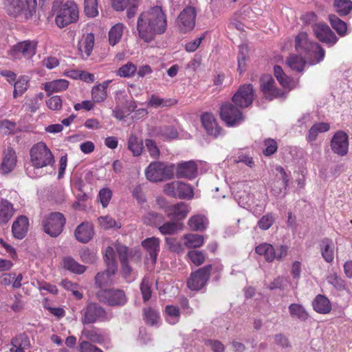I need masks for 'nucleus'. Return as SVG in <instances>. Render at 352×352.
<instances>
[{
  "label": "nucleus",
  "mask_w": 352,
  "mask_h": 352,
  "mask_svg": "<svg viewBox=\"0 0 352 352\" xmlns=\"http://www.w3.org/2000/svg\"><path fill=\"white\" fill-rule=\"evenodd\" d=\"M81 336L88 340L91 343L102 344L105 340L104 334L99 329L94 327L84 328L82 330Z\"/></svg>",
  "instance_id": "27"
},
{
  "label": "nucleus",
  "mask_w": 352,
  "mask_h": 352,
  "mask_svg": "<svg viewBox=\"0 0 352 352\" xmlns=\"http://www.w3.org/2000/svg\"><path fill=\"white\" fill-rule=\"evenodd\" d=\"M16 156L14 150L10 147L8 148L5 151L0 170L3 174L11 172L16 165Z\"/></svg>",
  "instance_id": "25"
},
{
  "label": "nucleus",
  "mask_w": 352,
  "mask_h": 352,
  "mask_svg": "<svg viewBox=\"0 0 352 352\" xmlns=\"http://www.w3.org/2000/svg\"><path fill=\"white\" fill-rule=\"evenodd\" d=\"M136 69V66L133 63H128L122 65L117 71L116 74L121 77L129 78L135 74Z\"/></svg>",
  "instance_id": "54"
},
{
  "label": "nucleus",
  "mask_w": 352,
  "mask_h": 352,
  "mask_svg": "<svg viewBox=\"0 0 352 352\" xmlns=\"http://www.w3.org/2000/svg\"><path fill=\"white\" fill-rule=\"evenodd\" d=\"M295 47L298 51L306 53L310 65L321 62L324 57V50L317 43L309 41L307 33L300 32L296 37Z\"/></svg>",
  "instance_id": "3"
},
{
  "label": "nucleus",
  "mask_w": 352,
  "mask_h": 352,
  "mask_svg": "<svg viewBox=\"0 0 352 352\" xmlns=\"http://www.w3.org/2000/svg\"><path fill=\"white\" fill-rule=\"evenodd\" d=\"M188 256L190 261L197 266L201 265L205 261L204 254L198 250H190L188 253Z\"/></svg>",
  "instance_id": "61"
},
{
  "label": "nucleus",
  "mask_w": 352,
  "mask_h": 352,
  "mask_svg": "<svg viewBox=\"0 0 352 352\" xmlns=\"http://www.w3.org/2000/svg\"><path fill=\"white\" fill-rule=\"evenodd\" d=\"M29 221L28 219L23 215L16 218L12 226V232L15 239H23L28 232Z\"/></svg>",
  "instance_id": "23"
},
{
  "label": "nucleus",
  "mask_w": 352,
  "mask_h": 352,
  "mask_svg": "<svg viewBox=\"0 0 352 352\" xmlns=\"http://www.w3.org/2000/svg\"><path fill=\"white\" fill-rule=\"evenodd\" d=\"M333 6L336 12L340 16H346L352 10V1L351 0H334Z\"/></svg>",
  "instance_id": "39"
},
{
  "label": "nucleus",
  "mask_w": 352,
  "mask_h": 352,
  "mask_svg": "<svg viewBox=\"0 0 352 352\" xmlns=\"http://www.w3.org/2000/svg\"><path fill=\"white\" fill-rule=\"evenodd\" d=\"M123 33V25L118 23L113 26L109 32V41L111 45H115L120 40Z\"/></svg>",
  "instance_id": "45"
},
{
  "label": "nucleus",
  "mask_w": 352,
  "mask_h": 352,
  "mask_svg": "<svg viewBox=\"0 0 352 352\" xmlns=\"http://www.w3.org/2000/svg\"><path fill=\"white\" fill-rule=\"evenodd\" d=\"M166 313L167 314L166 320L170 324H174L178 322L180 312L177 307L173 305H167L166 307Z\"/></svg>",
  "instance_id": "52"
},
{
  "label": "nucleus",
  "mask_w": 352,
  "mask_h": 352,
  "mask_svg": "<svg viewBox=\"0 0 352 352\" xmlns=\"http://www.w3.org/2000/svg\"><path fill=\"white\" fill-rule=\"evenodd\" d=\"M159 231L164 235H173L182 229V224L176 221L162 223L158 228Z\"/></svg>",
  "instance_id": "36"
},
{
  "label": "nucleus",
  "mask_w": 352,
  "mask_h": 352,
  "mask_svg": "<svg viewBox=\"0 0 352 352\" xmlns=\"http://www.w3.org/2000/svg\"><path fill=\"white\" fill-rule=\"evenodd\" d=\"M128 148L134 156H138L143 151V142L136 136L131 135L128 140Z\"/></svg>",
  "instance_id": "44"
},
{
  "label": "nucleus",
  "mask_w": 352,
  "mask_h": 352,
  "mask_svg": "<svg viewBox=\"0 0 352 352\" xmlns=\"http://www.w3.org/2000/svg\"><path fill=\"white\" fill-rule=\"evenodd\" d=\"M208 220L204 215L197 214L191 217L188 222L190 230L202 231L206 228Z\"/></svg>",
  "instance_id": "35"
},
{
  "label": "nucleus",
  "mask_w": 352,
  "mask_h": 352,
  "mask_svg": "<svg viewBox=\"0 0 352 352\" xmlns=\"http://www.w3.org/2000/svg\"><path fill=\"white\" fill-rule=\"evenodd\" d=\"M94 45V35L92 33L87 34L84 41L79 43L78 51L82 58H87L91 55Z\"/></svg>",
  "instance_id": "31"
},
{
  "label": "nucleus",
  "mask_w": 352,
  "mask_h": 352,
  "mask_svg": "<svg viewBox=\"0 0 352 352\" xmlns=\"http://www.w3.org/2000/svg\"><path fill=\"white\" fill-rule=\"evenodd\" d=\"M100 225L105 230L116 228L119 229L121 224L117 222L113 218L109 216L100 217L98 218Z\"/></svg>",
  "instance_id": "53"
},
{
  "label": "nucleus",
  "mask_w": 352,
  "mask_h": 352,
  "mask_svg": "<svg viewBox=\"0 0 352 352\" xmlns=\"http://www.w3.org/2000/svg\"><path fill=\"white\" fill-rule=\"evenodd\" d=\"M165 242L171 252L180 253L184 250L182 243L175 238L166 237Z\"/></svg>",
  "instance_id": "59"
},
{
  "label": "nucleus",
  "mask_w": 352,
  "mask_h": 352,
  "mask_svg": "<svg viewBox=\"0 0 352 352\" xmlns=\"http://www.w3.org/2000/svg\"><path fill=\"white\" fill-rule=\"evenodd\" d=\"M254 98L253 87L250 84L241 85L234 94L232 100L239 108H247L252 105Z\"/></svg>",
  "instance_id": "14"
},
{
  "label": "nucleus",
  "mask_w": 352,
  "mask_h": 352,
  "mask_svg": "<svg viewBox=\"0 0 352 352\" xmlns=\"http://www.w3.org/2000/svg\"><path fill=\"white\" fill-rule=\"evenodd\" d=\"M37 8L36 0H25V6L24 5V14L26 19L31 18L36 12Z\"/></svg>",
  "instance_id": "57"
},
{
  "label": "nucleus",
  "mask_w": 352,
  "mask_h": 352,
  "mask_svg": "<svg viewBox=\"0 0 352 352\" xmlns=\"http://www.w3.org/2000/svg\"><path fill=\"white\" fill-rule=\"evenodd\" d=\"M74 235L79 242L83 243L89 242L94 235L91 225L89 223H82L76 228Z\"/></svg>",
  "instance_id": "26"
},
{
  "label": "nucleus",
  "mask_w": 352,
  "mask_h": 352,
  "mask_svg": "<svg viewBox=\"0 0 352 352\" xmlns=\"http://www.w3.org/2000/svg\"><path fill=\"white\" fill-rule=\"evenodd\" d=\"M63 267L65 269L78 274H82L86 270V267L84 265L79 264L73 258L69 256L65 257L63 259Z\"/></svg>",
  "instance_id": "41"
},
{
  "label": "nucleus",
  "mask_w": 352,
  "mask_h": 352,
  "mask_svg": "<svg viewBox=\"0 0 352 352\" xmlns=\"http://www.w3.org/2000/svg\"><path fill=\"white\" fill-rule=\"evenodd\" d=\"M69 82L65 79H59L47 82L45 90L48 93L60 92L67 89Z\"/></svg>",
  "instance_id": "38"
},
{
  "label": "nucleus",
  "mask_w": 352,
  "mask_h": 352,
  "mask_svg": "<svg viewBox=\"0 0 352 352\" xmlns=\"http://www.w3.org/2000/svg\"><path fill=\"white\" fill-rule=\"evenodd\" d=\"M261 89L265 97L270 100L284 96V93L274 87V80L270 75H263L261 78Z\"/></svg>",
  "instance_id": "18"
},
{
  "label": "nucleus",
  "mask_w": 352,
  "mask_h": 352,
  "mask_svg": "<svg viewBox=\"0 0 352 352\" xmlns=\"http://www.w3.org/2000/svg\"><path fill=\"white\" fill-rule=\"evenodd\" d=\"M167 28V19L161 6H155L140 14L137 30L139 37L146 43L152 41L156 35L162 34Z\"/></svg>",
  "instance_id": "1"
},
{
  "label": "nucleus",
  "mask_w": 352,
  "mask_h": 352,
  "mask_svg": "<svg viewBox=\"0 0 352 352\" xmlns=\"http://www.w3.org/2000/svg\"><path fill=\"white\" fill-rule=\"evenodd\" d=\"M118 267L113 265L107 266V269L101 272H98L95 276L96 285L102 289V287L112 284V277L116 274Z\"/></svg>",
  "instance_id": "21"
},
{
  "label": "nucleus",
  "mask_w": 352,
  "mask_h": 352,
  "mask_svg": "<svg viewBox=\"0 0 352 352\" xmlns=\"http://www.w3.org/2000/svg\"><path fill=\"white\" fill-rule=\"evenodd\" d=\"M79 351L80 352H103L102 349L87 340L79 342Z\"/></svg>",
  "instance_id": "64"
},
{
  "label": "nucleus",
  "mask_w": 352,
  "mask_h": 352,
  "mask_svg": "<svg viewBox=\"0 0 352 352\" xmlns=\"http://www.w3.org/2000/svg\"><path fill=\"white\" fill-rule=\"evenodd\" d=\"M13 204L7 199L0 200V224L7 223L14 214Z\"/></svg>",
  "instance_id": "28"
},
{
  "label": "nucleus",
  "mask_w": 352,
  "mask_h": 352,
  "mask_svg": "<svg viewBox=\"0 0 352 352\" xmlns=\"http://www.w3.org/2000/svg\"><path fill=\"white\" fill-rule=\"evenodd\" d=\"M170 103V100H165L163 98H160L155 95H151L149 100L148 101V106L155 108H159L161 107L169 106Z\"/></svg>",
  "instance_id": "60"
},
{
  "label": "nucleus",
  "mask_w": 352,
  "mask_h": 352,
  "mask_svg": "<svg viewBox=\"0 0 352 352\" xmlns=\"http://www.w3.org/2000/svg\"><path fill=\"white\" fill-rule=\"evenodd\" d=\"M220 116L222 120L230 126L238 125L244 120L242 112L231 103H226L221 106Z\"/></svg>",
  "instance_id": "15"
},
{
  "label": "nucleus",
  "mask_w": 352,
  "mask_h": 352,
  "mask_svg": "<svg viewBox=\"0 0 352 352\" xmlns=\"http://www.w3.org/2000/svg\"><path fill=\"white\" fill-rule=\"evenodd\" d=\"M97 299L102 303L119 307L126 304L127 298L124 290L120 289H102L96 293Z\"/></svg>",
  "instance_id": "8"
},
{
  "label": "nucleus",
  "mask_w": 352,
  "mask_h": 352,
  "mask_svg": "<svg viewBox=\"0 0 352 352\" xmlns=\"http://www.w3.org/2000/svg\"><path fill=\"white\" fill-rule=\"evenodd\" d=\"M144 319L146 323L154 326L156 325L160 319L159 312L153 309L151 307L144 308Z\"/></svg>",
  "instance_id": "48"
},
{
  "label": "nucleus",
  "mask_w": 352,
  "mask_h": 352,
  "mask_svg": "<svg viewBox=\"0 0 352 352\" xmlns=\"http://www.w3.org/2000/svg\"><path fill=\"white\" fill-rule=\"evenodd\" d=\"M288 282V277L278 276L267 285V288L270 290L276 289H283L286 283Z\"/></svg>",
  "instance_id": "62"
},
{
  "label": "nucleus",
  "mask_w": 352,
  "mask_h": 352,
  "mask_svg": "<svg viewBox=\"0 0 352 352\" xmlns=\"http://www.w3.org/2000/svg\"><path fill=\"white\" fill-rule=\"evenodd\" d=\"M36 47L37 42L34 41H21L12 47L9 55L14 59H30L36 54Z\"/></svg>",
  "instance_id": "13"
},
{
  "label": "nucleus",
  "mask_w": 352,
  "mask_h": 352,
  "mask_svg": "<svg viewBox=\"0 0 352 352\" xmlns=\"http://www.w3.org/2000/svg\"><path fill=\"white\" fill-rule=\"evenodd\" d=\"M184 245L188 248H197L204 243V237L197 234H188L184 236Z\"/></svg>",
  "instance_id": "43"
},
{
  "label": "nucleus",
  "mask_w": 352,
  "mask_h": 352,
  "mask_svg": "<svg viewBox=\"0 0 352 352\" xmlns=\"http://www.w3.org/2000/svg\"><path fill=\"white\" fill-rule=\"evenodd\" d=\"M142 245L148 254L152 264H155L160 252V239L156 237L147 238L142 242Z\"/></svg>",
  "instance_id": "24"
},
{
  "label": "nucleus",
  "mask_w": 352,
  "mask_h": 352,
  "mask_svg": "<svg viewBox=\"0 0 352 352\" xmlns=\"http://www.w3.org/2000/svg\"><path fill=\"white\" fill-rule=\"evenodd\" d=\"M313 307L316 311L320 314H327L331 309V306L327 298L322 295H318L313 302Z\"/></svg>",
  "instance_id": "34"
},
{
  "label": "nucleus",
  "mask_w": 352,
  "mask_h": 352,
  "mask_svg": "<svg viewBox=\"0 0 352 352\" xmlns=\"http://www.w3.org/2000/svg\"><path fill=\"white\" fill-rule=\"evenodd\" d=\"M140 290L142 295V298L144 302H147L151 297V283L147 277H144L140 284Z\"/></svg>",
  "instance_id": "56"
},
{
  "label": "nucleus",
  "mask_w": 352,
  "mask_h": 352,
  "mask_svg": "<svg viewBox=\"0 0 352 352\" xmlns=\"http://www.w3.org/2000/svg\"><path fill=\"white\" fill-rule=\"evenodd\" d=\"M11 352H25V349L30 347V342L28 336L25 333L19 334L13 338L11 342Z\"/></svg>",
  "instance_id": "29"
},
{
  "label": "nucleus",
  "mask_w": 352,
  "mask_h": 352,
  "mask_svg": "<svg viewBox=\"0 0 352 352\" xmlns=\"http://www.w3.org/2000/svg\"><path fill=\"white\" fill-rule=\"evenodd\" d=\"M116 250L118 254L121 264V273L124 278L129 283L133 278L131 277L133 272L132 267L129 263H140L141 261V254L137 250H129L128 248L122 244L117 243Z\"/></svg>",
  "instance_id": "4"
},
{
  "label": "nucleus",
  "mask_w": 352,
  "mask_h": 352,
  "mask_svg": "<svg viewBox=\"0 0 352 352\" xmlns=\"http://www.w3.org/2000/svg\"><path fill=\"white\" fill-rule=\"evenodd\" d=\"M175 165L162 162H151L145 170V175L152 182H163L171 179L174 175Z\"/></svg>",
  "instance_id": "6"
},
{
  "label": "nucleus",
  "mask_w": 352,
  "mask_h": 352,
  "mask_svg": "<svg viewBox=\"0 0 352 352\" xmlns=\"http://www.w3.org/2000/svg\"><path fill=\"white\" fill-rule=\"evenodd\" d=\"M85 12L89 17H94L98 15L97 0H85Z\"/></svg>",
  "instance_id": "55"
},
{
  "label": "nucleus",
  "mask_w": 352,
  "mask_h": 352,
  "mask_svg": "<svg viewBox=\"0 0 352 352\" xmlns=\"http://www.w3.org/2000/svg\"><path fill=\"white\" fill-rule=\"evenodd\" d=\"M287 64L292 69L300 72L304 69L305 62L301 56L291 55L287 60Z\"/></svg>",
  "instance_id": "47"
},
{
  "label": "nucleus",
  "mask_w": 352,
  "mask_h": 352,
  "mask_svg": "<svg viewBox=\"0 0 352 352\" xmlns=\"http://www.w3.org/2000/svg\"><path fill=\"white\" fill-rule=\"evenodd\" d=\"M201 123L208 135L214 138L221 135V128L218 125L214 116L210 113H205L201 118Z\"/></svg>",
  "instance_id": "19"
},
{
  "label": "nucleus",
  "mask_w": 352,
  "mask_h": 352,
  "mask_svg": "<svg viewBox=\"0 0 352 352\" xmlns=\"http://www.w3.org/2000/svg\"><path fill=\"white\" fill-rule=\"evenodd\" d=\"M197 10L192 6L186 7L178 15L176 24L182 33L192 31L195 26Z\"/></svg>",
  "instance_id": "11"
},
{
  "label": "nucleus",
  "mask_w": 352,
  "mask_h": 352,
  "mask_svg": "<svg viewBox=\"0 0 352 352\" xmlns=\"http://www.w3.org/2000/svg\"><path fill=\"white\" fill-rule=\"evenodd\" d=\"M158 133L166 138L173 139L177 136V130L170 126H164L159 128Z\"/></svg>",
  "instance_id": "63"
},
{
  "label": "nucleus",
  "mask_w": 352,
  "mask_h": 352,
  "mask_svg": "<svg viewBox=\"0 0 352 352\" xmlns=\"http://www.w3.org/2000/svg\"><path fill=\"white\" fill-rule=\"evenodd\" d=\"M330 146L335 154L341 157L346 155L349 151L348 135L342 131H337L331 139Z\"/></svg>",
  "instance_id": "16"
},
{
  "label": "nucleus",
  "mask_w": 352,
  "mask_h": 352,
  "mask_svg": "<svg viewBox=\"0 0 352 352\" xmlns=\"http://www.w3.org/2000/svg\"><path fill=\"white\" fill-rule=\"evenodd\" d=\"M327 280L329 284L333 285L338 291H343L346 289L344 280L336 273L329 274L327 277Z\"/></svg>",
  "instance_id": "51"
},
{
  "label": "nucleus",
  "mask_w": 352,
  "mask_h": 352,
  "mask_svg": "<svg viewBox=\"0 0 352 352\" xmlns=\"http://www.w3.org/2000/svg\"><path fill=\"white\" fill-rule=\"evenodd\" d=\"M320 250L322 258L327 263H331L334 258V245L331 240L325 238L320 243Z\"/></svg>",
  "instance_id": "32"
},
{
  "label": "nucleus",
  "mask_w": 352,
  "mask_h": 352,
  "mask_svg": "<svg viewBox=\"0 0 352 352\" xmlns=\"http://www.w3.org/2000/svg\"><path fill=\"white\" fill-rule=\"evenodd\" d=\"M30 161L36 168H41L47 166H52L54 163V157L46 144L40 142L30 149Z\"/></svg>",
  "instance_id": "5"
},
{
  "label": "nucleus",
  "mask_w": 352,
  "mask_h": 352,
  "mask_svg": "<svg viewBox=\"0 0 352 352\" xmlns=\"http://www.w3.org/2000/svg\"><path fill=\"white\" fill-rule=\"evenodd\" d=\"M189 212L190 208L188 204L184 202H179L168 206L165 209L167 217L175 220L185 219Z\"/></svg>",
  "instance_id": "20"
},
{
  "label": "nucleus",
  "mask_w": 352,
  "mask_h": 352,
  "mask_svg": "<svg viewBox=\"0 0 352 352\" xmlns=\"http://www.w3.org/2000/svg\"><path fill=\"white\" fill-rule=\"evenodd\" d=\"M256 254L263 256L265 261L268 263L272 262L275 259V249L267 243H263L255 248Z\"/></svg>",
  "instance_id": "33"
},
{
  "label": "nucleus",
  "mask_w": 352,
  "mask_h": 352,
  "mask_svg": "<svg viewBox=\"0 0 352 352\" xmlns=\"http://www.w3.org/2000/svg\"><path fill=\"white\" fill-rule=\"evenodd\" d=\"M81 322L83 324L94 323L97 321L108 320L104 308L95 302L88 303L81 311Z\"/></svg>",
  "instance_id": "9"
},
{
  "label": "nucleus",
  "mask_w": 352,
  "mask_h": 352,
  "mask_svg": "<svg viewBox=\"0 0 352 352\" xmlns=\"http://www.w3.org/2000/svg\"><path fill=\"white\" fill-rule=\"evenodd\" d=\"M3 5L7 13L13 17L21 15L24 10L22 0H3Z\"/></svg>",
  "instance_id": "30"
},
{
  "label": "nucleus",
  "mask_w": 352,
  "mask_h": 352,
  "mask_svg": "<svg viewBox=\"0 0 352 352\" xmlns=\"http://www.w3.org/2000/svg\"><path fill=\"white\" fill-rule=\"evenodd\" d=\"M275 216L272 212H268L266 214L263 215L257 223L258 227L262 230H267L275 222Z\"/></svg>",
  "instance_id": "49"
},
{
  "label": "nucleus",
  "mask_w": 352,
  "mask_h": 352,
  "mask_svg": "<svg viewBox=\"0 0 352 352\" xmlns=\"http://www.w3.org/2000/svg\"><path fill=\"white\" fill-rule=\"evenodd\" d=\"M212 269V265H206L192 272L187 280L188 287L192 291L201 290L209 280Z\"/></svg>",
  "instance_id": "10"
},
{
  "label": "nucleus",
  "mask_w": 352,
  "mask_h": 352,
  "mask_svg": "<svg viewBox=\"0 0 352 352\" xmlns=\"http://www.w3.org/2000/svg\"><path fill=\"white\" fill-rule=\"evenodd\" d=\"M109 82H104L96 86H94L91 91V96L94 102H100L107 98V88Z\"/></svg>",
  "instance_id": "37"
},
{
  "label": "nucleus",
  "mask_w": 352,
  "mask_h": 352,
  "mask_svg": "<svg viewBox=\"0 0 352 352\" xmlns=\"http://www.w3.org/2000/svg\"><path fill=\"white\" fill-rule=\"evenodd\" d=\"M289 311L292 317H296L301 320H306L309 316L305 308L300 304H291Z\"/></svg>",
  "instance_id": "46"
},
{
  "label": "nucleus",
  "mask_w": 352,
  "mask_h": 352,
  "mask_svg": "<svg viewBox=\"0 0 352 352\" xmlns=\"http://www.w3.org/2000/svg\"><path fill=\"white\" fill-rule=\"evenodd\" d=\"M329 22L332 28L340 36H344L346 34L347 26L345 22L334 14L329 16Z\"/></svg>",
  "instance_id": "40"
},
{
  "label": "nucleus",
  "mask_w": 352,
  "mask_h": 352,
  "mask_svg": "<svg viewBox=\"0 0 352 352\" xmlns=\"http://www.w3.org/2000/svg\"><path fill=\"white\" fill-rule=\"evenodd\" d=\"M313 31L320 41L329 46H333L338 41L337 36L327 24H315L313 25Z\"/></svg>",
  "instance_id": "17"
},
{
  "label": "nucleus",
  "mask_w": 352,
  "mask_h": 352,
  "mask_svg": "<svg viewBox=\"0 0 352 352\" xmlns=\"http://www.w3.org/2000/svg\"><path fill=\"white\" fill-rule=\"evenodd\" d=\"M28 77H20L14 83V89L13 96L16 98L18 96H21L28 89Z\"/></svg>",
  "instance_id": "50"
},
{
  "label": "nucleus",
  "mask_w": 352,
  "mask_h": 352,
  "mask_svg": "<svg viewBox=\"0 0 352 352\" xmlns=\"http://www.w3.org/2000/svg\"><path fill=\"white\" fill-rule=\"evenodd\" d=\"M66 223L63 214L54 212L46 216L42 221L43 231L52 237L58 236L63 232Z\"/></svg>",
  "instance_id": "7"
},
{
  "label": "nucleus",
  "mask_w": 352,
  "mask_h": 352,
  "mask_svg": "<svg viewBox=\"0 0 352 352\" xmlns=\"http://www.w3.org/2000/svg\"><path fill=\"white\" fill-rule=\"evenodd\" d=\"M164 192L170 197L179 199H190L194 195L192 187L180 181L166 184L164 187Z\"/></svg>",
  "instance_id": "12"
},
{
  "label": "nucleus",
  "mask_w": 352,
  "mask_h": 352,
  "mask_svg": "<svg viewBox=\"0 0 352 352\" xmlns=\"http://www.w3.org/2000/svg\"><path fill=\"white\" fill-rule=\"evenodd\" d=\"M197 166L195 162L188 161L177 164L176 176L177 178L192 179L196 177Z\"/></svg>",
  "instance_id": "22"
},
{
  "label": "nucleus",
  "mask_w": 352,
  "mask_h": 352,
  "mask_svg": "<svg viewBox=\"0 0 352 352\" xmlns=\"http://www.w3.org/2000/svg\"><path fill=\"white\" fill-rule=\"evenodd\" d=\"M81 260L85 263H94L97 260L96 253L89 249H83L80 252Z\"/></svg>",
  "instance_id": "58"
},
{
  "label": "nucleus",
  "mask_w": 352,
  "mask_h": 352,
  "mask_svg": "<svg viewBox=\"0 0 352 352\" xmlns=\"http://www.w3.org/2000/svg\"><path fill=\"white\" fill-rule=\"evenodd\" d=\"M52 11L55 15V23L60 28L75 23L78 19V6L72 0L65 2L62 0H55Z\"/></svg>",
  "instance_id": "2"
},
{
  "label": "nucleus",
  "mask_w": 352,
  "mask_h": 352,
  "mask_svg": "<svg viewBox=\"0 0 352 352\" xmlns=\"http://www.w3.org/2000/svg\"><path fill=\"white\" fill-rule=\"evenodd\" d=\"M164 221L163 214L156 212L150 211L143 218V222L146 225L160 226Z\"/></svg>",
  "instance_id": "42"
}]
</instances>
